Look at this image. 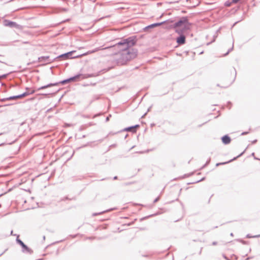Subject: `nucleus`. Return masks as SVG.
Here are the masks:
<instances>
[{
	"instance_id": "obj_1",
	"label": "nucleus",
	"mask_w": 260,
	"mask_h": 260,
	"mask_svg": "<svg viewBox=\"0 0 260 260\" xmlns=\"http://www.w3.org/2000/svg\"><path fill=\"white\" fill-rule=\"evenodd\" d=\"M136 37H131L121 40L112 47L118 52H123L122 54L126 55L127 60L135 58L137 55V50L132 48L137 43Z\"/></svg>"
},
{
	"instance_id": "obj_2",
	"label": "nucleus",
	"mask_w": 260,
	"mask_h": 260,
	"mask_svg": "<svg viewBox=\"0 0 260 260\" xmlns=\"http://www.w3.org/2000/svg\"><path fill=\"white\" fill-rule=\"evenodd\" d=\"M191 26V24L186 19H184L176 24V31L178 34H181L186 30L190 29Z\"/></svg>"
},
{
	"instance_id": "obj_3",
	"label": "nucleus",
	"mask_w": 260,
	"mask_h": 260,
	"mask_svg": "<svg viewBox=\"0 0 260 260\" xmlns=\"http://www.w3.org/2000/svg\"><path fill=\"white\" fill-rule=\"evenodd\" d=\"M93 76H93L92 75H90V74H79V75H78L74 77L70 78L69 79V81H79L80 80H83V79H87L88 78L92 77Z\"/></svg>"
},
{
	"instance_id": "obj_4",
	"label": "nucleus",
	"mask_w": 260,
	"mask_h": 260,
	"mask_svg": "<svg viewBox=\"0 0 260 260\" xmlns=\"http://www.w3.org/2000/svg\"><path fill=\"white\" fill-rule=\"evenodd\" d=\"M180 35V37L176 39L177 43L179 45L184 44L185 43V37L182 34Z\"/></svg>"
},
{
	"instance_id": "obj_5",
	"label": "nucleus",
	"mask_w": 260,
	"mask_h": 260,
	"mask_svg": "<svg viewBox=\"0 0 260 260\" xmlns=\"http://www.w3.org/2000/svg\"><path fill=\"white\" fill-rule=\"evenodd\" d=\"M222 142L224 144H228L230 143L231 141V139L230 137H229L228 135H225L221 138Z\"/></svg>"
},
{
	"instance_id": "obj_6",
	"label": "nucleus",
	"mask_w": 260,
	"mask_h": 260,
	"mask_svg": "<svg viewBox=\"0 0 260 260\" xmlns=\"http://www.w3.org/2000/svg\"><path fill=\"white\" fill-rule=\"evenodd\" d=\"M29 93H27V92H25L21 95H18V96H15V97H13L12 98V99H20V98H22L23 97H24L27 95H28Z\"/></svg>"
},
{
	"instance_id": "obj_7",
	"label": "nucleus",
	"mask_w": 260,
	"mask_h": 260,
	"mask_svg": "<svg viewBox=\"0 0 260 260\" xmlns=\"http://www.w3.org/2000/svg\"><path fill=\"white\" fill-rule=\"evenodd\" d=\"M72 53H73V52H70L67 53H66V54L60 55V57H66V58H68L69 57V55H70Z\"/></svg>"
},
{
	"instance_id": "obj_8",
	"label": "nucleus",
	"mask_w": 260,
	"mask_h": 260,
	"mask_svg": "<svg viewBox=\"0 0 260 260\" xmlns=\"http://www.w3.org/2000/svg\"><path fill=\"white\" fill-rule=\"evenodd\" d=\"M52 85V84H50V85H46V86H42V87H40L39 88H38V90L46 88H47L48 87H50V86H51Z\"/></svg>"
},
{
	"instance_id": "obj_9",
	"label": "nucleus",
	"mask_w": 260,
	"mask_h": 260,
	"mask_svg": "<svg viewBox=\"0 0 260 260\" xmlns=\"http://www.w3.org/2000/svg\"><path fill=\"white\" fill-rule=\"evenodd\" d=\"M232 4H233V3H232V1L231 2L227 1L225 3V6H226V7H230L232 5Z\"/></svg>"
},
{
	"instance_id": "obj_10",
	"label": "nucleus",
	"mask_w": 260,
	"mask_h": 260,
	"mask_svg": "<svg viewBox=\"0 0 260 260\" xmlns=\"http://www.w3.org/2000/svg\"><path fill=\"white\" fill-rule=\"evenodd\" d=\"M95 51H96V50L88 51L87 53L83 54V55H87L89 54L93 53L95 52ZM81 56H82V55Z\"/></svg>"
},
{
	"instance_id": "obj_11",
	"label": "nucleus",
	"mask_w": 260,
	"mask_h": 260,
	"mask_svg": "<svg viewBox=\"0 0 260 260\" xmlns=\"http://www.w3.org/2000/svg\"><path fill=\"white\" fill-rule=\"evenodd\" d=\"M19 242L23 247L26 248V245L21 241L19 240Z\"/></svg>"
},
{
	"instance_id": "obj_12",
	"label": "nucleus",
	"mask_w": 260,
	"mask_h": 260,
	"mask_svg": "<svg viewBox=\"0 0 260 260\" xmlns=\"http://www.w3.org/2000/svg\"><path fill=\"white\" fill-rule=\"evenodd\" d=\"M161 23H155V24H152L151 25V27H155V26H159L161 24Z\"/></svg>"
},
{
	"instance_id": "obj_13",
	"label": "nucleus",
	"mask_w": 260,
	"mask_h": 260,
	"mask_svg": "<svg viewBox=\"0 0 260 260\" xmlns=\"http://www.w3.org/2000/svg\"><path fill=\"white\" fill-rule=\"evenodd\" d=\"M241 0H232V3H233V4H237Z\"/></svg>"
},
{
	"instance_id": "obj_14",
	"label": "nucleus",
	"mask_w": 260,
	"mask_h": 260,
	"mask_svg": "<svg viewBox=\"0 0 260 260\" xmlns=\"http://www.w3.org/2000/svg\"><path fill=\"white\" fill-rule=\"evenodd\" d=\"M35 92V91L34 90H32L30 92V93L32 94V93H34Z\"/></svg>"
},
{
	"instance_id": "obj_15",
	"label": "nucleus",
	"mask_w": 260,
	"mask_h": 260,
	"mask_svg": "<svg viewBox=\"0 0 260 260\" xmlns=\"http://www.w3.org/2000/svg\"><path fill=\"white\" fill-rule=\"evenodd\" d=\"M1 78H2V77H0V79H1Z\"/></svg>"
}]
</instances>
